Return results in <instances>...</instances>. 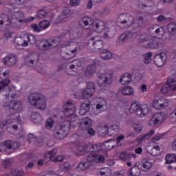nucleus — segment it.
Here are the masks:
<instances>
[{
	"mask_svg": "<svg viewBox=\"0 0 176 176\" xmlns=\"http://www.w3.org/2000/svg\"><path fill=\"white\" fill-rule=\"evenodd\" d=\"M36 16L38 17V19H43L47 16V13L46 11H45V10H40L37 12Z\"/></svg>",
	"mask_w": 176,
	"mask_h": 176,
	"instance_id": "obj_53",
	"label": "nucleus"
},
{
	"mask_svg": "<svg viewBox=\"0 0 176 176\" xmlns=\"http://www.w3.org/2000/svg\"><path fill=\"white\" fill-rule=\"evenodd\" d=\"M107 32L104 34V38H111L112 36V32H111L110 29L107 28L106 29Z\"/></svg>",
	"mask_w": 176,
	"mask_h": 176,
	"instance_id": "obj_63",
	"label": "nucleus"
},
{
	"mask_svg": "<svg viewBox=\"0 0 176 176\" xmlns=\"http://www.w3.org/2000/svg\"><path fill=\"white\" fill-rule=\"evenodd\" d=\"M10 122H11L10 120L1 121L0 123V127H1V129H3V127H6V126H8V124H12Z\"/></svg>",
	"mask_w": 176,
	"mask_h": 176,
	"instance_id": "obj_57",
	"label": "nucleus"
},
{
	"mask_svg": "<svg viewBox=\"0 0 176 176\" xmlns=\"http://www.w3.org/2000/svg\"><path fill=\"white\" fill-rule=\"evenodd\" d=\"M25 37H26V43H30V45H35L38 41H36V37L32 34H25Z\"/></svg>",
	"mask_w": 176,
	"mask_h": 176,
	"instance_id": "obj_31",
	"label": "nucleus"
},
{
	"mask_svg": "<svg viewBox=\"0 0 176 176\" xmlns=\"http://www.w3.org/2000/svg\"><path fill=\"white\" fill-rule=\"evenodd\" d=\"M155 134V130H151L148 133H147L145 135H142L139 137L138 140L139 141H145V140H148L149 137H152Z\"/></svg>",
	"mask_w": 176,
	"mask_h": 176,
	"instance_id": "obj_38",
	"label": "nucleus"
},
{
	"mask_svg": "<svg viewBox=\"0 0 176 176\" xmlns=\"http://www.w3.org/2000/svg\"><path fill=\"white\" fill-rule=\"evenodd\" d=\"M153 63L155 65H157V67H163L164 65V60H163L159 55H155L154 56Z\"/></svg>",
	"mask_w": 176,
	"mask_h": 176,
	"instance_id": "obj_34",
	"label": "nucleus"
},
{
	"mask_svg": "<svg viewBox=\"0 0 176 176\" xmlns=\"http://www.w3.org/2000/svg\"><path fill=\"white\" fill-rule=\"evenodd\" d=\"M71 167V164L68 162H64L61 166L60 168L62 170H66V171H69Z\"/></svg>",
	"mask_w": 176,
	"mask_h": 176,
	"instance_id": "obj_56",
	"label": "nucleus"
},
{
	"mask_svg": "<svg viewBox=\"0 0 176 176\" xmlns=\"http://www.w3.org/2000/svg\"><path fill=\"white\" fill-rule=\"evenodd\" d=\"M8 105L10 107V112H13V111L20 112L21 109H23V105H21V102L19 100H11Z\"/></svg>",
	"mask_w": 176,
	"mask_h": 176,
	"instance_id": "obj_12",
	"label": "nucleus"
},
{
	"mask_svg": "<svg viewBox=\"0 0 176 176\" xmlns=\"http://www.w3.org/2000/svg\"><path fill=\"white\" fill-rule=\"evenodd\" d=\"M156 124H159V122L155 118V116L153 115L150 121L148 122V126H151V127H154V126H156Z\"/></svg>",
	"mask_w": 176,
	"mask_h": 176,
	"instance_id": "obj_50",
	"label": "nucleus"
},
{
	"mask_svg": "<svg viewBox=\"0 0 176 176\" xmlns=\"http://www.w3.org/2000/svg\"><path fill=\"white\" fill-rule=\"evenodd\" d=\"M91 119L85 118L80 122L79 129H80V130H87L89 128L91 127Z\"/></svg>",
	"mask_w": 176,
	"mask_h": 176,
	"instance_id": "obj_17",
	"label": "nucleus"
},
{
	"mask_svg": "<svg viewBox=\"0 0 176 176\" xmlns=\"http://www.w3.org/2000/svg\"><path fill=\"white\" fill-rule=\"evenodd\" d=\"M156 120H157L158 123H162L164 120V113H156L153 115Z\"/></svg>",
	"mask_w": 176,
	"mask_h": 176,
	"instance_id": "obj_44",
	"label": "nucleus"
},
{
	"mask_svg": "<svg viewBox=\"0 0 176 176\" xmlns=\"http://www.w3.org/2000/svg\"><path fill=\"white\" fill-rule=\"evenodd\" d=\"M168 32L170 34H176V23L175 22H171L170 23L168 26Z\"/></svg>",
	"mask_w": 176,
	"mask_h": 176,
	"instance_id": "obj_37",
	"label": "nucleus"
},
{
	"mask_svg": "<svg viewBox=\"0 0 176 176\" xmlns=\"http://www.w3.org/2000/svg\"><path fill=\"white\" fill-rule=\"evenodd\" d=\"M87 134L90 135L91 137H93V135H96V131L93 128H89L87 129Z\"/></svg>",
	"mask_w": 176,
	"mask_h": 176,
	"instance_id": "obj_61",
	"label": "nucleus"
},
{
	"mask_svg": "<svg viewBox=\"0 0 176 176\" xmlns=\"http://www.w3.org/2000/svg\"><path fill=\"white\" fill-rule=\"evenodd\" d=\"M50 157V162H54V163L64 162V157L63 156Z\"/></svg>",
	"mask_w": 176,
	"mask_h": 176,
	"instance_id": "obj_51",
	"label": "nucleus"
},
{
	"mask_svg": "<svg viewBox=\"0 0 176 176\" xmlns=\"http://www.w3.org/2000/svg\"><path fill=\"white\" fill-rule=\"evenodd\" d=\"M50 26V22L48 20H43L39 23V27L42 30H46Z\"/></svg>",
	"mask_w": 176,
	"mask_h": 176,
	"instance_id": "obj_41",
	"label": "nucleus"
},
{
	"mask_svg": "<svg viewBox=\"0 0 176 176\" xmlns=\"http://www.w3.org/2000/svg\"><path fill=\"white\" fill-rule=\"evenodd\" d=\"M63 13L64 16H69V14H71V10L68 7H65L63 9Z\"/></svg>",
	"mask_w": 176,
	"mask_h": 176,
	"instance_id": "obj_59",
	"label": "nucleus"
},
{
	"mask_svg": "<svg viewBox=\"0 0 176 176\" xmlns=\"http://www.w3.org/2000/svg\"><path fill=\"white\" fill-rule=\"evenodd\" d=\"M85 89L89 90V91H91V93H96V86L94 85V82H87V87Z\"/></svg>",
	"mask_w": 176,
	"mask_h": 176,
	"instance_id": "obj_45",
	"label": "nucleus"
},
{
	"mask_svg": "<svg viewBox=\"0 0 176 176\" xmlns=\"http://www.w3.org/2000/svg\"><path fill=\"white\" fill-rule=\"evenodd\" d=\"M133 93L134 89L130 86L124 87L122 90V96H131Z\"/></svg>",
	"mask_w": 176,
	"mask_h": 176,
	"instance_id": "obj_32",
	"label": "nucleus"
},
{
	"mask_svg": "<svg viewBox=\"0 0 176 176\" xmlns=\"http://www.w3.org/2000/svg\"><path fill=\"white\" fill-rule=\"evenodd\" d=\"M63 113L66 118H69L75 113V106L72 102H66V104L64 106Z\"/></svg>",
	"mask_w": 176,
	"mask_h": 176,
	"instance_id": "obj_10",
	"label": "nucleus"
},
{
	"mask_svg": "<svg viewBox=\"0 0 176 176\" xmlns=\"http://www.w3.org/2000/svg\"><path fill=\"white\" fill-rule=\"evenodd\" d=\"M36 44L40 50H49L52 46V44H50V41L49 40L37 41Z\"/></svg>",
	"mask_w": 176,
	"mask_h": 176,
	"instance_id": "obj_16",
	"label": "nucleus"
},
{
	"mask_svg": "<svg viewBox=\"0 0 176 176\" xmlns=\"http://www.w3.org/2000/svg\"><path fill=\"white\" fill-rule=\"evenodd\" d=\"M131 79V74H130V73H125L122 75L121 78L120 79V83H122V85H130Z\"/></svg>",
	"mask_w": 176,
	"mask_h": 176,
	"instance_id": "obj_24",
	"label": "nucleus"
},
{
	"mask_svg": "<svg viewBox=\"0 0 176 176\" xmlns=\"http://www.w3.org/2000/svg\"><path fill=\"white\" fill-rule=\"evenodd\" d=\"M128 176H140L141 175V168L135 164L134 166L131 168L127 172Z\"/></svg>",
	"mask_w": 176,
	"mask_h": 176,
	"instance_id": "obj_21",
	"label": "nucleus"
},
{
	"mask_svg": "<svg viewBox=\"0 0 176 176\" xmlns=\"http://www.w3.org/2000/svg\"><path fill=\"white\" fill-rule=\"evenodd\" d=\"M97 67H104V63L99 59H94L92 64L87 67L86 74H89L90 76L96 74Z\"/></svg>",
	"mask_w": 176,
	"mask_h": 176,
	"instance_id": "obj_8",
	"label": "nucleus"
},
{
	"mask_svg": "<svg viewBox=\"0 0 176 176\" xmlns=\"http://www.w3.org/2000/svg\"><path fill=\"white\" fill-rule=\"evenodd\" d=\"M30 119L33 123H41L42 122V116L39 113H32L30 116Z\"/></svg>",
	"mask_w": 176,
	"mask_h": 176,
	"instance_id": "obj_26",
	"label": "nucleus"
},
{
	"mask_svg": "<svg viewBox=\"0 0 176 176\" xmlns=\"http://www.w3.org/2000/svg\"><path fill=\"white\" fill-rule=\"evenodd\" d=\"M78 49H79V47H76V48H74V50H72L71 51L70 54L65 52L64 54L65 56H63V58H64L65 60H71L72 58H74V57H75V54H76Z\"/></svg>",
	"mask_w": 176,
	"mask_h": 176,
	"instance_id": "obj_30",
	"label": "nucleus"
},
{
	"mask_svg": "<svg viewBox=\"0 0 176 176\" xmlns=\"http://www.w3.org/2000/svg\"><path fill=\"white\" fill-rule=\"evenodd\" d=\"M1 146H4L6 149H12V141L7 140L1 143Z\"/></svg>",
	"mask_w": 176,
	"mask_h": 176,
	"instance_id": "obj_52",
	"label": "nucleus"
},
{
	"mask_svg": "<svg viewBox=\"0 0 176 176\" xmlns=\"http://www.w3.org/2000/svg\"><path fill=\"white\" fill-rule=\"evenodd\" d=\"M10 84V80L6 79L3 80L0 82V90H3V89H5V87H8L9 85Z\"/></svg>",
	"mask_w": 176,
	"mask_h": 176,
	"instance_id": "obj_46",
	"label": "nucleus"
},
{
	"mask_svg": "<svg viewBox=\"0 0 176 176\" xmlns=\"http://www.w3.org/2000/svg\"><path fill=\"white\" fill-rule=\"evenodd\" d=\"M166 164H171L176 162V155L175 154H168L165 157Z\"/></svg>",
	"mask_w": 176,
	"mask_h": 176,
	"instance_id": "obj_33",
	"label": "nucleus"
},
{
	"mask_svg": "<svg viewBox=\"0 0 176 176\" xmlns=\"http://www.w3.org/2000/svg\"><path fill=\"white\" fill-rule=\"evenodd\" d=\"M113 78V72H106L98 76V83L101 87H107L109 85H112V79Z\"/></svg>",
	"mask_w": 176,
	"mask_h": 176,
	"instance_id": "obj_5",
	"label": "nucleus"
},
{
	"mask_svg": "<svg viewBox=\"0 0 176 176\" xmlns=\"http://www.w3.org/2000/svg\"><path fill=\"white\" fill-rule=\"evenodd\" d=\"M90 111V102L85 101L80 106L79 114L81 116H85V113H87Z\"/></svg>",
	"mask_w": 176,
	"mask_h": 176,
	"instance_id": "obj_18",
	"label": "nucleus"
},
{
	"mask_svg": "<svg viewBox=\"0 0 176 176\" xmlns=\"http://www.w3.org/2000/svg\"><path fill=\"white\" fill-rule=\"evenodd\" d=\"M170 119H175V120H172V122H173V123H176V110H174L170 116Z\"/></svg>",
	"mask_w": 176,
	"mask_h": 176,
	"instance_id": "obj_64",
	"label": "nucleus"
},
{
	"mask_svg": "<svg viewBox=\"0 0 176 176\" xmlns=\"http://www.w3.org/2000/svg\"><path fill=\"white\" fill-rule=\"evenodd\" d=\"M138 43H140L141 45H143L144 47H146L148 45V43L149 42V38L146 36V34H142L139 36L138 38Z\"/></svg>",
	"mask_w": 176,
	"mask_h": 176,
	"instance_id": "obj_27",
	"label": "nucleus"
},
{
	"mask_svg": "<svg viewBox=\"0 0 176 176\" xmlns=\"http://www.w3.org/2000/svg\"><path fill=\"white\" fill-rule=\"evenodd\" d=\"M9 117H10V118L8 119V120H10L11 124H12V123H20V120H21L20 113L18 111L14 113L13 111H11V113L9 114Z\"/></svg>",
	"mask_w": 176,
	"mask_h": 176,
	"instance_id": "obj_20",
	"label": "nucleus"
},
{
	"mask_svg": "<svg viewBox=\"0 0 176 176\" xmlns=\"http://www.w3.org/2000/svg\"><path fill=\"white\" fill-rule=\"evenodd\" d=\"M133 129H134L135 131H136V133H140L142 130V126H141L137 124H135L133 125Z\"/></svg>",
	"mask_w": 176,
	"mask_h": 176,
	"instance_id": "obj_62",
	"label": "nucleus"
},
{
	"mask_svg": "<svg viewBox=\"0 0 176 176\" xmlns=\"http://www.w3.org/2000/svg\"><path fill=\"white\" fill-rule=\"evenodd\" d=\"M57 154V149H53L48 151L47 155H45V159H48L50 162V157H54L55 155Z\"/></svg>",
	"mask_w": 176,
	"mask_h": 176,
	"instance_id": "obj_49",
	"label": "nucleus"
},
{
	"mask_svg": "<svg viewBox=\"0 0 176 176\" xmlns=\"http://www.w3.org/2000/svg\"><path fill=\"white\" fill-rule=\"evenodd\" d=\"M83 149L85 152H94V153L89 154L87 157V161L91 166H94L98 163H104V162H105V157L102 155H99L98 153V152L101 151V146L89 143L88 144L83 146Z\"/></svg>",
	"mask_w": 176,
	"mask_h": 176,
	"instance_id": "obj_2",
	"label": "nucleus"
},
{
	"mask_svg": "<svg viewBox=\"0 0 176 176\" xmlns=\"http://www.w3.org/2000/svg\"><path fill=\"white\" fill-rule=\"evenodd\" d=\"M162 46V43L157 39V38H151L148 39V43L146 47L149 49H159Z\"/></svg>",
	"mask_w": 176,
	"mask_h": 176,
	"instance_id": "obj_14",
	"label": "nucleus"
},
{
	"mask_svg": "<svg viewBox=\"0 0 176 176\" xmlns=\"http://www.w3.org/2000/svg\"><path fill=\"white\" fill-rule=\"evenodd\" d=\"M151 57H152V52H148L147 54H144V64H150L151 61Z\"/></svg>",
	"mask_w": 176,
	"mask_h": 176,
	"instance_id": "obj_48",
	"label": "nucleus"
},
{
	"mask_svg": "<svg viewBox=\"0 0 176 176\" xmlns=\"http://www.w3.org/2000/svg\"><path fill=\"white\" fill-rule=\"evenodd\" d=\"M28 101L31 105H33L37 109L41 111L46 109V99L41 94L37 92L30 94L28 96Z\"/></svg>",
	"mask_w": 176,
	"mask_h": 176,
	"instance_id": "obj_3",
	"label": "nucleus"
},
{
	"mask_svg": "<svg viewBox=\"0 0 176 176\" xmlns=\"http://www.w3.org/2000/svg\"><path fill=\"white\" fill-rule=\"evenodd\" d=\"M133 36V34L130 32H126L122 33L118 39V43H124L126 41H129L130 38Z\"/></svg>",
	"mask_w": 176,
	"mask_h": 176,
	"instance_id": "obj_22",
	"label": "nucleus"
},
{
	"mask_svg": "<svg viewBox=\"0 0 176 176\" xmlns=\"http://www.w3.org/2000/svg\"><path fill=\"white\" fill-rule=\"evenodd\" d=\"M144 16L141 14H138L135 19L133 18L132 26L134 30H140V28H142V27H144Z\"/></svg>",
	"mask_w": 176,
	"mask_h": 176,
	"instance_id": "obj_11",
	"label": "nucleus"
},
{
	"mask_svg": "<svg viewBox=\"0 0 176 176\" xmlns=\"http://www.w3.org/2000/svg\"><path fill=\"white\" fill-rule=\"evenodd\" d=\"M3 166L4 168H9L10 166H12V160H7L3 162Z\"/></svg>",
	"mask_w": 176,
	"mask_h": 176,
	"instance_id": "obj_55",
	"label": "nucleus"
},
{
	"mask_svg": "<svg viewBox=\"0 0 176 176\" xmlns=\"http://www.w3.org/2000/svg\"><path fill=\"white\" fill-rule=\"evenodd\" d=\"M107 105V101L103 99L102 102L98 103L95 107H93L91 110V113L94 115H99L102 112H104V107Z\"/></svg>",
	"mask_w": 176,
	"mask_h": 176,
	"instance_id": "obj_13",
	"label": "nucleus"
},
{
	"mask_svg": "<svg viewBox=\"0 0 176 176\" xmlns=\"http://www.w3.org/2000/svg\"><path fill=\"white\" fill-rule=\"evenodd\" d=\"M12 176H24V170L23 169H12L11 170Z\"/></svg>",
	"mask_w": 176,
	"mask_h": 176,
	"instance_id": "obj_40",
	"label": "nucleus"
},
{
	"mask_svg": "<svg viewBox=\"0 0 176 176\" xmlns=\"http://www.w3.org/2000/svg\"><path fill=\"white\" fill-rule=\"evenodd\" d=\"M15 43H16L17 46H23L27 47L28 46V43H27V37L25 34H23V36L19 37L15 40Z\"/></svg>",
	"mask_w": 176,
	"mask_h": 176,
	"instance_id": "obj_25",
	"label": "nucleus"
},
{
	"mask_svg": "<svg viewBox=\"0 0 176 176\" xmlns=\"http://www.w3.org/2000/svg\"><path fill=\"white\" fill-rule=\"evenodd\" d=\"M93 94H94V92L86 89H84L82 91V97L83 100H87V98H90V97H93Z\"/></svg>",
	"mask_w": 176,
	"mask_h": 176,
	"instance_id": "obj_36",
	"label": "nucleus"
},
{
	"mask_svg": "<svg viewBox=\"0 0 176 176\" xmlns=\"http://www.w3.org/2000/svg\"><path fill=\"white\" fill-rule=\"evenodd\" d=\"M89 167V164L87 162H80L76 167L77 170L79 171H83Z\"/></svg>",
	"mask_w": 176,
	"mask_h": 176,
	"instance_id": "obj_43",
	"label": "nucleus"
},
{
	"mask_svg": "<svg viewBox=\"0 0 176 176\" xmlns=\"http://www.w3.org/2000/svg\"><path fill=\"white\" fill-rule=\"evenodd\" d=\"M117 21L119 24L126 25V27H131L133 21H134V17L130 14H122L118 16Z\"/></svg>",
	"mask_w": 176,
	"mask_h": 176,
	"instance_id": "obj_7",
	"label": "nucleus"
},
{
	"mask_svg": "<svg viewBox=\"0 0 176 176\" xmlns=\"http://www.w3.org/2000/svg\"><path fill=\"white\" fill-rule=\"evenodd\" d=\"M98 133L101 137H105L108 134V126L105 125L104 126L100 128Z\"/></svg>",
	"mask_w": 176,
	"mask_h": 176,
	"instance_id": "obj_47",
	"label": "nucleus"
},
{
	"mask_svg": "<svg viewBox=\"0 0 176 176\" xmlns=\"http://www.w3.org/2000/svg\"><path fill=\"white\" fill-rule=\"evenodd\" d=\"M53 124H54V122H53V120L52 118L47 120V121L45 122V126L47 129L50 130V129H52V127H53Z\"/></svg>",
	"mask_w": 176,
	"mask_h": 176,
	"instance_id": "obj_54",
	"label": "nucleus"
},
{
	"mask_svg": "<svg viewBox=\"0 0 176 176\" xmlns=\"http://www.w3.org/2000/svg\"><path fill=\"white\" fill-rule=\"evenodd\" d=\"M16 20H18L19 23H24V14L21 12V11L15 12L14 13Z\"/></svg>",
	"mask_w": 176,
	"mask_h": 176,
	"instance_id": "obj_39",
	"label": "nucleus"
},
{
	"mask_svg": "<svg viewBox=\"0 0 176 176\" xmlns=\"http://www.w3.org/2000/svg\"><path fill=\"white\" fill-rule=\"evenodd\" d=\"M39 60V56H38L35 54H30L25 59V63L27 65L32 66L34 65V63L35 61H38Z\"/></svg>",
	"mask_w": 176,
	"mask_h": 176,
	"instance_id": "obj_19",
	"label": "nucleus"
},
{
	"mask_svg": "<svg viewBox=\"0 0 176 176\" xmlns=\"http://www.w3.org/2000/svg\"><path fill=\"white\" fill-rule=\"evenodd\" d=\"M112 57V52H109L108 50H102L100 52V58L102 60H111Z\"/></svg>",
	"mask_w": 176,
	"mask_h": 176,
	"instance_id": "obj_28",
	"label": "nucleus"
},
{
	"mask_svg": "<svg viewBox=\"0 0 176 176\" xmlns=\"http://www.w3.org/2000/svg\"><path fill=\"white\" fill-rule=\"evenodd\" d=\"M60 41L61 38H60V37H55L52 39L49 40L50 43L52 45L50 47V49H53V47H56V46L60 44Z\"/></svg>",
	"mask_w": 176,
	"mask_h": 176,
	"instance_id": "obj_35",
	"label": "nucleus"
},
{
	"mask_svg": "<svg viewBox=\"0 0 176 176\" xmlns=\"http://www.w3.org/2000/svg\"><path fill=\"white\" fill-rule=\"evenodd\" d=\"M176 90V80L175 78L169 77L167 80V83L163 85L161 89V93L162 94H166L169 91H175Z\"/></svg>",
	"mask_w": 176,
	"mask_h": 176,
	"instance_id": "obj_6",
	"label": "nucleus"
},
{
	"mask_svg": "<svg viewBox=\"0 0 176 176\" xmlns=\"http://www.w3.org/2000/svg\"><path fill=\"white\" fill-rule=\"evenodd\" d=\"M128 157H129V155H127V154H126V153H121L120 155V160H123L124 162H126V160H127Z\"/></svg>",
	"mask_w": 176,
	"mask_h": 176,
	"instance_id": "obj_60",
	"label": "nucleus"
},
{
	"mask_svg": "<svg viewBox=\"0 0 176 176\" xmlns=\"http://www.w3.org/2000/svg\"><path fill=\"white\" fill-rule=\"evenodd\" d=\"M168 107V102H165L164 103H160L158 104V107H157V109L160 110V109H164V108Z\"/></svg>",
	"mask_w": 176,
	"mask_h": 176,
	"instance_id": "obj_58",
	"label": "nucleus"
},
{
	"mask_svg": "<svg viewBox=\"0 0 176 176\" xmlns=\"http://www.w3.org/2000/svg\"><path fill=\"white\" fill-rule=\"evenodd\" d=\"M130 113H134L135 112L138 116H140V118H144V116H146L149 115L151 112V109L148 107V104H144L140 106L138 103L133 102L131 104L129 108Z\"/></svg>",
	"mask_w": 176,
	"mask_h": 176,
	"instance_id": "obj_4",
	"label": "nucleus"
},
{
	"mask_svg": "<svg viewBox=\"0 0 176 176\" xmlns=\"http://www.w3.org/2000/svg\"><path fill=\"white\" fill-rule=\"evenodd\" d=\"M80 120L79 119H76L74 120L64 121L61 124H58L55 126L53 129L52 135L56 140H64L68 134H69V129H71V126H78L80 124Z\"/></svg>",
	"mask_w": 176,
	"mask_h": 176,
	"instance_id": "obj_1",
	"label": "nucleus"
},
{
	"mask_svg": "<svg viewBox=\"0 0 176 176\" xmlns=\"http://www.w3.org/2000/svg\"><path fill=\"white\" fill-rule=\"evenodd\" d=\"M92 25L96 30V32H102V30L105 29V23L101 21L92 23Z\"/></svg>",
	"mask_w": 176,
	"mask_h": 176,
	"instance_id": "obj_23",
	"label": "nucleus"
},
{
	"mask_svg": "<svg viewBox=\"0 0 176 176\" xmlns=\"http://www.w3.org/2000/svg\"><path fill=\"white\" fill-rule=\"evenodd\" d=\"M2 61L4 65H6L7 67H13L14 65H16L17 63V58L13 54H8L3 58Z\"/></svg>",
	"mask_w": 176,
	"mask_h": 176,
	"instance_id": "obj_9",
	"label": "nucleus"
},
{
	"mask_svg": "<svg viewBox=\"0 0 176 176\" xmlns=\"http://www.w3.org/2000/svg\"><path fill=\"white\" fill-rule=\"evenodd\" d=\"M90 21H91V18L85 16L80 20L79 25L81 27V28H85V26H87L89 24H90Z\"/></svg>",
	"mask_w": 176,
	"mask_h": 176,
	"instance_id": "obj_29",
	"label": "nucleus"
},
{
	"mask_svg": "<svg viewBox=\"0 0 176 176\" xmlns=\"http://www.w3.org/2000/svg\"><path fill=\"white\" fill-rule=\"evenodd\" d=\"M87 45L91 49H94L95 50H101L104 47V41H97L94 42L93 40H88Z\"/></svg>",
	"mask_w": 176,
	"mask_h": 176,
	"instance_id": "obj_15",
	"label": "nucleus"
},
{
	"mask_svg": "<svg viewBox=\"0 0 176 176\" xmlns=\"http://www.w3.org/2000/svg\"><path fill=\"white\" fill-rule=\"evenodd\" d=\"M142 167L143 168L142 169V171H148V170L152 168V162L146 161L142 163Z\"/></svg>",
	"mask_w": 176,
	"mask_h": 176,
	"instance_id": "obj_42",
	"label": "nucleus"
}]
</instances>
